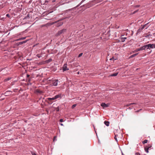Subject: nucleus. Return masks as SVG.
I'll list each match as a JSON object with an SVG mask.
<instances>
[{
  "instance_id": "f257e3e1",
  "label": "nucleus",
  "mask_w": 155,
  "mask_h": 155,
  "mask_svg": "<svg viewBox=\"0 0 155 155\" xmlns=\"http://www.w3.org/2000/svg\"><path fill=\"white\" fill-rule=\"evenodd\" d=\"M154 46L153 45L151 44H149L148 45H145L142 47V50H147L150 49V48H153Z\"/></svg>"
},
{
  "instance_id": "f03ea898",
  "label": "nucleus",
  "mask_w": 155,
  "mask_h": 155,
  "mask_svg": "<svg viewBox=\"0 0 155 155\" xmlns=\"http://www.w3.org/2000/svg\"><path fill=\"white\" fill-rule=\"evenodd\" d=\"M66 31V29H63L60 31H59L58 33L56 34V36H58V35H61L64 34V33Z\"/></svg>"
},
{
  "instance_id": "7ed1b4c3",
  "label": "nucleus",
  "mask_w": 155,
  "mask_h": 155,
  "mask_svg": "<svg viewBox=\"0 0 155 155\" xmlns=\"http://www.w3.org/2000/svg\"><path fill=\"white\" fill-rule=\"evenodd\" d=\"M52 84L54 86H56L58 85V80H53L52 81Z\"/></svg>"
},
{
  "instance_id": "20e7f679",
  "label": "nucleus",
  "mask_w": 155,
  "mask_h": 155,
  "mask_svg": "<svg viewBox=\"0 0 155 155\" xmlns=\"http://www.w3.org/2000/svg\"><path fill=\"white\" fill-rule=\"evenodd\" d=\"M69 70V69L67 68V64H65L63 67H62V70L63 71H65L67 70Z\"/></svg>"
},
{
  "instance_id": "39448f33",
  "label": "nucleus",
  "mask_w": 155,
  "mask_h": 155,
  "mask_svg": "<svg viewBox=\"0 0 155 155\" xmlns=\"http://www.w3.org/2000/svg\"><path fill=\"white\" fill-rule=\"evenodd\" d=\"M146 24L144 25H141V27H140L138 30L137 32H140L144 28Z\"/></svg>"
},
{
  "instance_id": "423d86ee",
  "label": "nucleus",
  "mask_w": 155,
  "mask_h": 155,
  "mask_svg": "<svg viewBox=\"0 0 155 155\" xmlns=\"http://www.w3.org/2000/svg\"><path fill=\"white\" fill-rule=\"evenodd\" d=\"M151 147V145H149L148 147H145V151L147 153L149 152L148 150L149 148H150Z\"/></svg>"
},
{
  "instance_id": "0eeeda50",
  "label": "nucleus",
  "mask_w": 155,
  "mask_h": 155,
  "mask_svg": "<svg viewBox=\"0 0 155 155\" xmlns=\"http://www.w3.org/2000/svg\"><path fill=\"white\" fill-rule=\"evenodd\" d=\"M101 105L104 108L105 107H108V105L107 104H105L104 103H102L101 104Z\"/></svg>"
},
{
  "instance_id": "6e6552de",
  "label": "nucleus",
  "mask_w": 155,
  "mask_h": 155,
  "mask_svg": "<svg viewBox=\"0 0 155 155\" xmlns=\"http://www.w3.org/2000/svg\"><path fill=\"white\" fill-rule=\"evenodd\" d=\"M11 92L10 91H6L5 93V96H7L11 94Z\"/></svg>"
},
{
  "instance_id": "1a4fd4ad",
  "label": "nucleus",
  "mask_w": 155,
  "mask_h": 155,
  "mask_svg": "<svg viewBox=\"0 0 155 155\" xmlns=\"http://www.w3.org/2000/svg\"><path fill=\"white\" fill-rule=\"evenodd\" d=\"M55 99H57L58 98H61V94H58V95H55Z\"/></svg>"
},
{
  "instance_id": "9d476101",
  "label": "nucleus",
  "mask_w": 155,
  "mask_h": 155,
  "mask_svg": "<svg viewBox=\"0 0 155 155\" xmlns=\"http://www.w3.org/2000/svg\"><path fill=\"white\" fill-rule=\"evenodd\" d=\"M35 93L37 94H41L42 93V92L41 91L38 89H37L35 91Z\"/></svg>"
},
{
  "instance_id": "9b49d317",
  "label": "nucleus",
  "mask_w": 155,
  "mask_h": 155,
  "mask_svg": "<svg viewBox=\"0 0 155 155\" xmlns=\"http://www.w3.org/2000/svg\"><path fill=\"white\" fill-rule=\"evenodd\" d=\"M63 24V23L61 21L59 22L57 24V27H59Z\"/></svg>"
},
{
  "instance_id": "f8f14e48",
  "label": "nucleus",
  "mask_w": 155,
  "mask_h": 155,
  "mask_svg": "<svg viewBox=\"0 0 155 155\" xmlns=\"http://www.w3.org/2000/svg\"><path fill=\"white\" fill-rule=\"evenodd\" d=\"M142 47H141L140 48H137V49H136L135 51H134L135 52H137V51H141V50H142Z\"/></svg>"
},
{
  "instance_id": "ddd939ff",
  "label": "nucleus",
  "mask_w": 155,
  "mask_h": 155,
  "mask_svg": "<svg viewBox=\"0 0 155 155\" xmlns=\"http://www.w3.org/2000/svg\"><path fill=\"white\" fill-rule=\"evenodd\" d=\"M105 124L107 126H108L109 125V121H105L104 122Z\"/></svg>"
},
{
  "instance_id": "4468645a",
  "label": "nucleus",
  "mask_w": 155,
  "mask_h": 155,
  "mask_svg": "<svg viewBox=\"0 0 155 155\" xmlns=\"http://www.w3.org/2000/svg\"><path fill=\"white\" fill-rule=\"evenodd\" d=\"M55 98V97H54L52 98H48V100L51 101V100H54L56 99Z\"/></svg>"
},
{
  "instance_id": "2eb2a0df",
  "label": "nucleus",
  "mask_w": 155,
  "mask_h": 155,
  "mask_svg": "<svg viewBox=\"0 0 155 155\" xmlns=\"http://www.w3.org/2000/svg\"><path fill=\"white\" fill-rule=\"evenodd\" d=\"M126 38H121V40L122 42H124Z\"/></svg>"
},
{
  "instance_id": "dca6fc26",
  "label": "nucleus",
  "mask_w": 155,
  "mask_h": 155,
  "mask_svg": "<svg viewBox=\"0 0 155 155\" xmlns=\"http://www.w3.org/2000/svg\"><path fill=\"white\" fill-rule=\"evenodd\" d=\"M52 59L51 58H50L49 59L47 60L46 61L47 63H49L52 61Z\"/></svg>"
},
{
  "instance_id": "f3484780",
  "label": "nucleus",
  "mask_w": 155,
  "mask_h": 155,
  "mask_svg": "<svg viewBox=\"0 0 155 155\" xmlns=\"http://www.w3.org/2000/svg\"><path fill=\"white\" fill-rule=\"evenodd\" d=\"M11 79V78H6V79H5L4 80V81H9V80H10Z\"/></svg>"
},
{
  "instance_id": "a211bd4d",
  "label": "nucleus",
  "mask_w": 155,
  "mask_h": 155,
  "mask_svg": "<svg viewBox=\"0 0 155 155\" xmlns=\"http://www.w3.org/2000/svg\"><path fill=\"white\" fill-rule=\"evenodd\" d=\"M138 53H137L136 54H133L131 56V57H134L136 55H137L138 54Z\"/></svg>"
},
{
  "instance_id": "6ab92c4d",
  "label": "nucleus",
  "mask_w": 155,
  "mask_h": 155,
  "mask_svg": "<svg viewBox=\"0 0 155 155\" xmlns=\"http://www.w3.org/2000/svg\"><path fill=\"white\" fill-rule=\"evenodd\" d=\"M117 74H118V73H114L112 74L111 75V76H116L117 75Z\"/></svg>"
},
{
  "instance_id": "aec40b11",
  "label": "nucleus",
  "mask_w": 155,
  "mask_h": 155,
  "mask_svg": "<svg viewBox=\"0 0 155 155\" xmlns=\"http://www.w3.org/2000/svg\"><path fill=\"white\" fill-rule=\"evenodd\" d=\"M25 38H26L25 37H23V38H20L18 39L17 40V41H19V40H24V39H25Z\"/></svg>"
},
{
  "instance_id": "412c9836",
  "label": "nucleus",
  "mask_w": 155,
  "mask_h": 155,
  "mask_svg": "<svg viewBox=\"0 0 155 155\" xmlns=\"http://www.w3.org/2000/svg\"><path fill=\"white\" fill-rule=\"evenodd\" d=\"M147 140H145L143 141V144H145V143H147Z\"/></svg>"
},
{
  "instance_id": "4be33fe9",
  "label": "nucleus",
  "mask_w": 155,
  "mask_h": 155,
  "mask_svg": "<svg viewBox=\"0 0 155 155\" xmlns=\"http://www.w3.org/2000/svg\"><path fill=\"white\" fill-rule=\"evenodd\" d=\"M76 105H77L76 104H73L72 106V109L74 108L76 106Z\"/></svg>"
},
{
  "instance_id": "5701e85b",
  "label": "nucleus",
  "mask_w": 155,
  "mask_h": 155,
  "mask_svg": "<svg viewBox=\"0 0 155 155\" xmlns=\"http://www.w3.org/2000/svg\"><path fill=\"white\" fill-rule=\"evenodd\" d=\"M56 136H55L54 137V139H53V141H56L57 140V139H56Z\"/></svg>"
},
{
  "instance_id": "b1692460",
  "label": "nucleus",
  "mask_w": 155,
  "mask_h": 155,
  "mask_svg": "<svg viewBox=\"0 0 155 155\" xmlns=\"http://www.w3.org/2000/svg\"><path fill=\"white\" fill-rule=\"evenodd\" d=\"M83 54V53H80L78 55V57H81V56H82Z\"/></svg>"
},
{
  "instance_id": "393cba45",
  "label": "nucleus",
  "mask_w": 155,
  "mask_h": 155,
  "mask_svg": "<svg viewBox=\"0 0 155 155\" xmlns=\"http://www.w3.org/2000/svg\"><path fill=\"white\" fill-rule=\"evenodd\" d=\"M31 153L32 155H37L35 153H34L33 152H32Z\"/></svg>"
},
{
  "instance_id": "a878e982",
  "label": "nucleus",
  "mask_w": 155,
  "mask_h": 155,
  "mask_svg": "<svg viewBox=\"0 0 155 155\" xmlns=\"http://www.w3.org/2000/svg\"><path fill=\"white\" fill-rule=\"evenodd\" d=\"M6 16L7 17H8V18H10V15L8 14H7L6 15Z\"/></svg>"
},
{
  "instance_id": "bb28decb",
  "label": "nucleus",
  "mask_w": 155,
  "mask_h": 155,
  "mask_svg": "<svg viewBox=\"0 0 155 155\" xmlns=\"http://www.w3.org/2000/svg\"><path fill=\"white\" fill-rule=\"evenodd\" d=\"M138 11V10H137L136 11H134L133 13V14H134L136 13V12H137Z\"/></svg>"
},
{
  "instance_id": "cd10ccee",
  "label": "nucleus",
  "mask_w": 155,
  "mask_h": 155,
  "mask_svg": "<svg viewBox=\"0 0 155 155\" xmlns=\"http://www.w3.org/2000/svg\"><path fill=\"white\" fill-rule=\"evenodd\" d=\"M138 11V10H137L136 11H134L133 13V14H134L136 13V12H137Z\"/></svg>"
},
{
  "instance_id": "c85d7f7f",
  "label": "nucleus",
  "mask_w": 155,
  "mask_h": 155,
  "mask_svg": "<svg viewBox=\"0 0 155 155\" xmlns=\"http://www.w3.org/2000/svg\"><path fill=\"white\" fill-rule=\"evenodd\" d=\"M135 155H140V153H135Z\"/></svg>"
},
{
  "instance_id": "c756f323",
  "label": "nucleus",
  "mask_w": 155,
  "mask_h": 155,
  "mask_svg": "<svg viewBox=\"0 0 155 155\" xmlns=\"http://www.w3.org/2000/svg\"><path fill=\"white\" fill-rule=\"evenodd\" d=\"M60 122H63L64 121V120L63 119H61L60 120Z\"/></svg>"
},
{
  "instance_id": "7c9ffc66",
  "label": "nucleus",
  "mask_w": 155,
  "mask_h": 155,
  "mask_svg": "<svg viewBox=\"0 0 155 155\" xmlns=\"http://www.w3.org/2000/svg\"><path fill=\"white\" fill-rule=\"evenodd\" d=\"M22 44H23V43L22 41V42H19V45H22Z\"/></svg>"
},
{
  "instance_id": "2f4dec72",
  "label": "nucleus",
  "mask_w": 155,
  "mask_h": 155,
  "mask_svg": "<svg viewBox=\"0 0 155 155\" xmlns=\"http://www.w3.org/2000/svg\"><path fill=\"white\" fill-rule=\"evenodd\" d=\"M27 41L26 40V41H22V42H23V44H24V43H26L27 42Z\"/></svg>"
},
{
  "instance_id": "473e14b6",
  "label": "nucleus",
  "mask_w": 155,
  "mask_h": 155,
  "mask_svg": "<svg viewBox=\"0 0 155 155\" xmlns=\"http://www.w3.org/2000/svg\"><path fill=\"white\" fill-rule=\"evenodd\" d=\"M114 139L117 141V138L116 136H115L114 137Z\"/></svg>"
},
{
  "instance_id": "72a5a7b5",
  "label": "nucleus",
  "mask_w": 155,
  "mask_h": 155,
  "mask_svg": "<svg viewBox=\"0 0 155 155\" xmlns=\"http://www.w3.org/2000/svg\"><path fill=\"white\" fill-rule=\"evenodd\" d=\"M83 2V0L82 1L81 3H80V4L79 5H81V3H82Z\"/></svg>"
},
{
  "instance_id": "f704fd0d",
  "label": "nucleus",
  "mask_w": 155,
  "mask_h": 155,
  "mask_svg": "<svg viewBox=\"0 0 155 155\" xmlns=\"http://www.w3.org/2000/svg\"><path fill=\"white\" fill-rule=\"evenodd\" d=\"M131 104H136L135 103H133V104H130V105H131Z\"/></svg>"
},
{
  "instance_id": "c9c22d12",
  "label": "nucleus",
  "mask_w": 155,
  "mask_h": 155,
  "mask_svg": "<svg viewBox=\"0 0 155 155\" xmlns=\"http://www.w3.org/2000/svg\"><path fill=\"white\" fill-rule=\"evenodd\" d=\"M139 6V5H137L136 6V7H138Z\"/></svg>"
},
{
  "instance_id": "e433bc0d",
  "label": "nucleus",
  "mask_w": 155,
  "mask_h": 155,
  "mask_svg": "<svg viewBox=\"0 0 155 155\" xmlns=\"http://www.w3.org/2000/svg\"><path fill=\"white\" fill-rule=\"evenodd\" d=\"M60 125H63V124H61Z\"/></svg>"
},
{
  "instance_id": "4c0bfd02",
  "label": "nucleus",
  "mask_w": 155,
  "mask_h": 155,
  "mask_svg": "<svg viewBox=\"0 0 155 155\" xmlns=\"http://www.w3.org/2000/svg\"><path fill=\"white\" fill-rule=\"evenodd\" d=\"M122 155H124V154L122 152Z\"/></svg>"
},
{
  "instance_id": "58836bf2",
  "label": "nucleus",
  "mask_w": 155,
  "mask_h": 155,
  "mask_svg": "<svg viewBox=\"0 0 155 155\" xmlns=\"http://www.w3.org/2000/svg\"><path fill=\"white\" fill-rule=\"evenodd\" d=\"M112 58H110V60H112Z\"/></svg>"
}]
</instances>
